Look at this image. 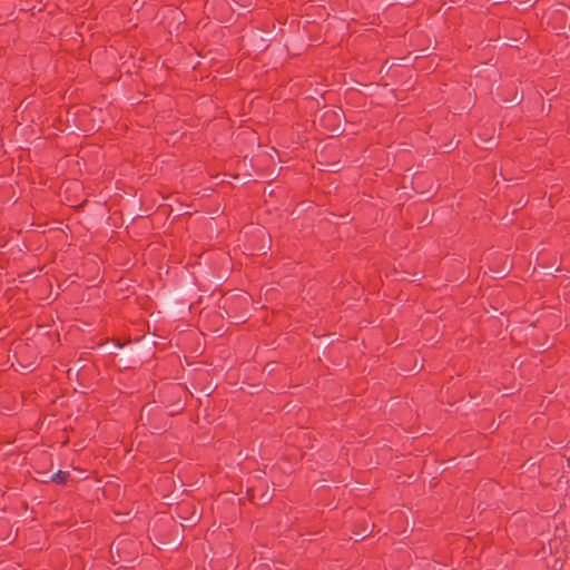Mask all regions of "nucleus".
Here are the masks:
<instances>
[{
	"label": "nucleus",
	"instance_id": "1",
	"mask_svg": "<svg viewBox=\"0 0 570 570\" xmlns=\"http://www.w3.org/2000/svg\"><path fill=\"white\" fill-rule=\"evenodd\" d=\"M68 472L65 471H58L51 476V480L57 483H63L67 480Z\"/></svg>",
	"mask_w": 570,
	"mask_h": 570
},
{
	"label": "nucleus",
	"instance_id": "2",
	"mask_svg": "<svg viewBox=\"0 0 570 570\" xmlns=\"http://www.w3.org/2000/svg\"><path fill=\"white\" fill-rule=\"evenodd\" d=\"M199 519V515L197 513H194L191 521L195 522Z\"/></svg>",
	"mask_w": 570,
	"mask_h": 570
},
{
	"label": "nucleus",
	"instance_id": "3",
	"mask_svg": "<svg viewBox=\"0 0 570 570\" xmlns=\"http://www.w3.org/2000/svg\"><path fill=\"white\" fill-rule=\"evenodd\" d=\"M269 500V497L268 495H264V501H268Z\"/></svg>",
	"mask_w": 570,
	"mask_h": 570
}]
</instances>
